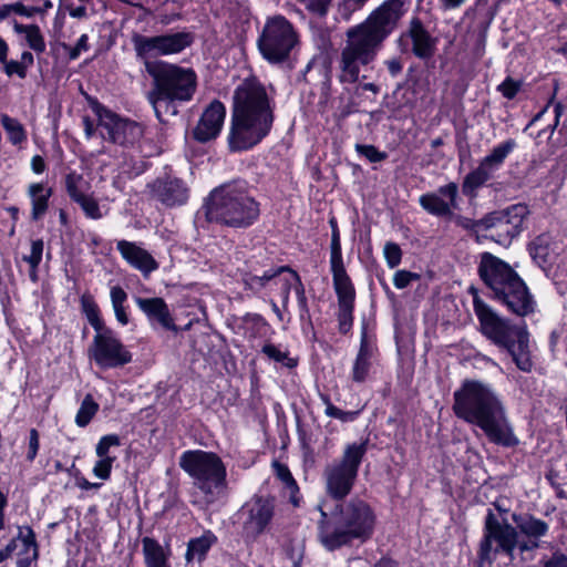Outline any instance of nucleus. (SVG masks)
I'll use <instances>...</instances> for the list:
<instances>
[{"label":"nucleus","mask_w":567,"mask_h":567,"mask_svg":"<svg viewBox=\"0 0 567 567\" xmlns=\"http://www.w3.org/2000/svg\"><path fill=\"white\" fill-rule=\"evenodd\" d=\"M406 11V0H385L363 22L346 31L337 59L340 83L354 84L368 78L364 72L371 69Z\"/></svg>","instance_id":"1"},{"label":"nucleus","mask_w":567,"mask_h":567,"mask_svg":"<svg viewBox=\"0 0 567 567\" xmlns=\"http://www.w3.org/2000/svg\"><path fill=\"white\" fill-rule=\"evenodd\" d=\"M276 101L256 78L245 79L234 91L227 136L233 153L246 152L260 144L275 123Z\"/></svg>","instance_id":"2"},{"label":"nucleus","mask_w":567,"mask_h":567,"mask_svg":"<svg viewBox=\"0 0 567 567\" xmlns=\"http://www.w3.org/2000/svg\"><path fill=\"white\" fill-rule=\"evenodd\" d=\"M453 396L455 415L478 426L491 443L503 447H514L519 443L503 401L489 384L465 380Z\"/></svg>","instance_id":"3"},{"label":"nucleus","mask_w":567,"mask_h":567,"mask_svg":"<svg viewBox=\"0 0 567 567\" xmlns=\"http://www.w3.org/2000/svg\"><path fill=\"white\" fill-rule=\"evenodd\" d=\"M318 539L328 551L354 542L365 543L374 533L377 516L372 507L359 497L343 501L327 513L321 506Z\"/></svg>","instance_id":"4"},{"label":"nucleus","mask_w":567,"mask_h":567,"mask_svg":"<svg viewBox=\"0 0 567 567\" xmlns=\"http://www.w3.org/2000/svg\"><path fill=\"white\" fill-rule=\"evenodd\" d=\"M147 73L154 81L147 100L159 122L176 116L179 109L193 100L197 89V75L193 69L164 64L162 69L155 70L147 65Z\"/></svg>","instance_id":"5"},{"label":"nucleus","mask_w":567,"mask_h":567,"mask_svg":"<svg viewBox=\"0 0 567 567\" xmlns=\"http://www.w3.org/2000/svg\"><path fill=\"white\" fill-rule=\"evenodd\" d=\"M202 210L209 223L230 228H248L260 215L259 203L245 182H234L214 188Z\"/></svg>","instance_id":"6"},{"label":"nucleus","mask_w":567,"mask_h":567,"mask_svg":"<svg viewBox=\"0 0 567 567\" xmlns=\"http://www.w3.org/2000/svg\"><path fill=\"white\" fill-rule=\"evenodd\" d=\"M478 274L494 299L519 316L525 317L535 310V300L518 274L505 261L489 252H484Z\"/></svg>","instance_id":"7"},{"label":"nucleus","mask_w":567,"mask_h":567,"mask_svg":"<svg viewBox=\"0 0 567 567\" xmlns=\"http://www.w3.org/2000/svg\"><path fill=\"white\" fill-rule=\"evenodd\" d=\"M473 308L482 334L498 348L505 349L517 369L530 372L534 364L530 358L529 334L526 324L524 322L514 324L511 320L499 317L477 296L473 299Z\"/></svg>","instance_id":"8"},{"label":"nucleus","mask_w":567,"mask_h":567,"mask_svg":"<svg viewBox=\"0 0 567 567\" xmlns=\"http://www.w3.org/2000/svg\"><path fill=\"white\" fill-rule=\"evenodd\" d=\"M179 466L207 502H215L226 493L227 470L216 453L203 450L185 451L179 457Z\"/></svg>","instance_id":"9"},{"label":"nucleus","mask_w":567,"mask_h":567,"mask_svg":"<svg viewBox=\"0 0 567 567\" xmlns=\"http://www.w3.org/2000/svg\"><path fill=\"white\" fill-rule=\"evenodd\" d=\"M367 452V441L347 444L341 457L326 466V491L331 498L343 501L351 493Z\"/></svg>","instance_id":"10"},{"label":"nucleus","mask_w":567,"mask_h":567,"mask_svg":"<svg viewBox=\"0 0 567 567\" xmlns=\"http://www.w3.org/2000/svg\"><path fill=\"white\" fill-rule=\"evenodd\" d=\"M460 187L455 182H450L440 186L434 192H429L420 196V206L430 215L443 218L453 219L455 225L468 230L477 231L478 229L493 228L491 221L486 220V215L481 219H473L462 215H455L454 210L460 208Z\"/></svg>","instance_id":"11"},{"label":"nucleus","mask_w":567,"mask_h":567,"mask_svg":"<svg viewBox=\"0 0 567 567\" xmlns=\"http://www.w3.org/2000/svg\"><path fill=\"white\" fill-rule=\"evenodd\" d=\"M87 104L96 116L97 128L104 141L124 150L138 145L144 136V126L141 123L114 113L95 97H87Z\"/></svg>","instance_id":"12"},{"label":"nucleus","mask_w":567,"mask_h":567,"mask_svg":"<svg viewBox=\"0 0 567 567\" xmlns=\"http://www.w3.org/2000/svg\"><path fill=\"white\" fill-rule=\"evenodd\" d=\"M131 41L136 58L143 61L145 70L147 71V65H152L155 70H159L164 64H168L164 61L152 62L151 59L183 52L193 44L194 35L187 31L152 37L134 33Z\"/></svg>","instance_id":"13"},{"label":"nucleus","mask_w":567,"mask_h":567,"mask_svg":"<svg viewBox=\"0 0 567 567\" xmlns=\"http://www.w3.org/2000/svg\"><path fill=\"white\" fill-rule=\"evenodd\" d=\"M297 43V32L282 16L268 18L257 40L260 54L271 64L288 60Z\"/></svg>","instance_id":"14"},{"label":"nucleus","mask_w":567,"mask_h":567,"mask_svg":"<svg viewBox=\"0 0 567 567\" xmlns=\"http://www.w3.org/2000/svg\"><path fill=\"white\" fill-rule=\"evenodd\" d=\"M275 498L255 494L234 514V524L246 543L257 540L269 532L275 517Z\"/></svg>","instance_id":"15"},{"label":"nucleus","mask_w":567,"mask_h":567,"mask_svg":"<svg viewBox=\"0 0 567 567\" xmlns=\"http://www.w3.org/2000/svg\"><path fill=\"white\" fill-rule=\"evenodd\" d=\"M516 547H518L516 528L508 523H501L494 512L487 509L478 550L480 559L492 564L497 554L503 553L513 560Z\"/></svg>","instance_id":"16"},{"label":"nucleus","mask_w":567,"mask_h":567,"mask_svg":"<svg viewBox=\"0 0 567 567\" xmlns=\"http://www.w3.org/2000/svg\"><path fill=\"white\" fill-rule=\"evenodd\" d=\"M89 353L91 360L103 370L122 368L133 360L131 351L110 328L94 336Z\"/></svg>","instance_id":"17"},{"label":"nucleus","mask_w":567,"mask_h":567,"mask_svg":"<svg viewBox=\"0 0 567 567\" xmlns=\"http://www.w3.org/2000/svg\"><path fill=\"white\" fill-rule=\"evenodd\" d=\"M146 187L151 197L166 208L184 206L190 196L187 183L173 174L165 173L150 182Z\"/></svg>","instance_id":"18"},{"label":"nucleus","mask_w":567,"mask_h":567,"mask_svg":"<svg viewBox=\"0 0 567 567\" xmlns=\"http://www.w3.org/2000/svg\"><path fill=\"white\" fill-rule=\"evenodd\" d=\"M528 213L525 204H515L506 209L487 214L485 221H491L492 227L497 229L498 236L503 237L498 243L509 244L522 233Z\"/></svg>","instance_id":"19"},{"label":"nucleus","mask_w":567,"mask_h":567,"mask_svg":"<svg viewBox=\"0 0 567 567\" xmlns=\"http://www.w3.org/2000/svg\"><path fill=\"white\" fill-rule=\"evenodd\" d=\"M226 117V107L219 100L210 102L199 117L193 136L200 143L215 140L221 132Z\"/></svg>","instance_id":"20"},{"label":"nucleus","mask_w":567,"mask_h":567,"mask_svg":"<svg viewBox=\"0 0 567 567\" xmlns=\"http://www.w3.org/2000/svg\"><path fill=\"white\" fill-rule=\"evenodd\" d=\"M512 519L517 533L525 536L526 539L518 542L520 553L532 551L540 547V538L546 536L549 525L530 514H513Z\"/></svg>","instance_id":"21"},{"label":"nucleus","mask_w":567,"mask_h":567,"mask_svg":"<svg viewBox=\"0 0 567 567\" xmlns=\"http://www.w3.org/2000/svg\"><path fill=\"white\" fill-rule=\"evenodd\" d=\"M134 301L153 328L159 326L165 330L177 332V326L174 322L168 305L163 298L135 297Z\"/></svg>","instance_id":"22"},{"label":"nucleus","mask_w":567,"mask_h":567,"mask_svg":"<svg viewBox=\"0 0 567 567\" xmlns=\"http://www.w3.org/2000/svg\"><path fill=\"white\" fill-rule=\"evenodd\" d=\"M116 249L121 257L132 268L138 270L145 278L159 267L151 252L144 249L138 243L122 239L117 241Z\"/></svg>","instance_id":"23"},{"label":"nucleus","mask_w":567,"mask_h":567,"mask_svg":"<svg viewBox=\"0 0 567 567\" xmlns=\"http://www.w3.org/2000/svg\"><path fill=\"white\" fill-rule=\"evenodd\" d=\"M338 299V323L342 334L349 332L353 324V311L355 302V288L353 282L333 285Z\"/></svg>","instance_id":"24"},{"label":"nucleus","mask_w":567,"mask_h":567,"mask_svg":"<svg viewBox=\"0 0 567 567\" xmlns=\"http://www.w3.org/2000/svg\"><path fill=\"white\" fill-rule=\"evenodd\" d=\"M404 37L412 41V52L416 58L429 60L434 55L436 49L435 40L424 28L420 19H412L409 30L401 37V40Z\"/></svg>","instance_id":"25"},{"label":"nucleus","mask_w":567,"mask_h":567,"mask_svg":"<svg viewBox=\"0 0 567 567\" xmlns=\"http://www.w3.org/2000/svg\"><path fill=\"white\" fill-rule=\"evenodd\" d=\"M290 270V266H279L270 268L261 276L247 274L244 277L245 289L251 291L255 296L266 298L271 295L275 287L278 285V278L281 274Z\"/></svg>","instance_id":"26"},{"label":"nucleus","mask_w":567,"mask_h":567,"mask_svg":"<svg viewBox=\"0 0 567 567\" xmlns=\"http://www.w3.org/2000/svg\"><path fill=\"white\" fill-rule=\"evenodd\" d=\"M53 195L52 187L43 182L31 183L27 188V196L30 199V218L33 221L41 220L49 210L50 199Z\"/></svg>","instance_id":"27"},{"label":"nucleus","mask_w":567,"mask_h":567,"mask_svg":"<svg viewBox=\"0 0 567 567\" xmlns=\"http://www.w3.org/2000/svg\"><path fill=\"white\" fill-rule=\"evenodd\" d=\"M142 553L145 567H171V548L169 546H162L157 539L148 536L143 537Z\"/></svg>","instance_id":"28"},{"label":"nucleus","mask_w":567,"mask_h":567,"mask_svg":"<svg viewBox=\"0 0 567 567\" xmlns=\"http://www.w3.org/2000/svg\"><path fill=\"white\" fill-rule=\"evenodd\" d=\"M329 264L332 285L352 282L344 266L341 238L337 234L331 235Z\"/></svg>","instance_id":"29"},{"label":"nucleus","mask_w":567,"mask_h":567,"mask_svg":"<svg viewBox=\"0 0 567 567\" xmlns=\"http://www.w3.org/2000/svg\"><path fill=\"white\" fill-rule=\"evenodd\" d=\"M218 542L217 536L210 530L205 529L199 537L190 538L187 543L185 559L187 563L197 560L202 563L210 548Z\"/></svg>","instance_id":"30"},{"label":"nucleus","mask_w":567,"mask_h":567,"mask_svg":"<svg viewBox=\"0 0 567 567\" xmlns=\"http://www.w3.org/2000/svg\"><path fill=\"white\" fill-rule=\"evenodd\" d=\"M121 173L126 175L128 178H134L148 169V162L145 156L141 154L137 146L134 148H127L118 162Z\"/></svg>","instance_id":"31"},{"label":"nucleus","mask_w":567,"mask_h":567,"mask_svg":"<svg viewBox=\"0 0 567 567\" xmlns=\"http://www.w3.org/2000/svg\"><path fill=\"white\" fill-rule=\"evenodd\" d=\"M517 144L515 140L509 138L493 147L489 154H487L480 164L484 166L493 175L504 164L507 156L516 148Z\"/></svg>","instance_id":"32"},{"label":"nucleus","mask_w":567,"mask_h":567,"mask_svg":"<svg viewBox=\"0 0 567 567\" xmlns=\"http://www.w3.org/2000/svg\"><path fill=\"white\" fill-rule=\"evenodd\" d=\"M493 174L488 172L484 166L478 164V166L471 171L463 178L462 183V193L470 199H475L477 197V190L485 185L491 178Z\"/></svg>","instance_id":"33"},{"label":"nucleus","mask_w":567,"mask_h":567,"mask_svg":"<svg viewBox=\"0 0 567 567\" xmlns=\"http://www.w3.org/2000/svg\"><path fill=\"white\" fill-rule=\"evenodd\" d=\"M372 359V349L365 340H362L359 352L352 367V380L355 383H363L370 372Z\"/></svg>","instance_id":"34"},{"label":"nucleus","mask_w":567,"mask_h":567,"mask_svg":"<svg viewBox=\"0 0 567 567\" xmlns=\"http://www.w3.org/2000/svg\"><path fill=\"white\" fill-rule=\"evenodd\" d=\"M241 322L249 339L266 338L271 330L270 324L259 313L247 312L243 316Z\"/></svg>","instance_id":"35"},{"label":"nucleus","mask_w":567,"mask_h":567,"mask_svg":"<svg viewBox=\"0 0 567 567\" xmlns=\"http://www.w3.org/2000/svg\"><path fill=\"white\" fill-rule=\"evenodd\" d=\"M13 30L18 34H24L28 47L37 53L45 51V41L37 24H22L18 21L13 22Z\"/></svg>","instance_id":"36"},{"label":"nucleus","mask_w":567,"mask_h":567,"mask_svg":"<svg viewBox=\"0 0 567 567\" xmlns=\"http://www.w3.org/2000/svg\"><path fill=\"white\" fill-rule=\"evenodd\" d=\"M80 306L82 313L96 333L106 329L101 318L99 306L91 293L85 292L80 297Z\"/></svg>","instance_id":"37"},{"label":"nucleus","mask_w":567,"mask_h":567,"mask_svg":"<svg viewBox=\"0 0 567 567\" xmlns=\"http://www.w3.org/2000/svg\"><path fill=\"white\" fill-rule=\"evenodd\" d=\"M0 121L8 135V140L12 145L19 146L27 141V131L17 118L11 117L8 114H2Z\"/></svg>","instance_id":"38"},{"label":"nucleus","mask_w":567,"mask_h":567,"mask_svg":"<svg viewBox=\"0 0 567 567\" xmlns=\"http://www.w3.org/2000/svg\"><path fill=\"white\" fill-rule=\"evenodd\" d=\"M111 303L115 318L121 326H126L130 321L125 302L127 293L121 286H113L110 290Z\"/></svg>","instance_id":"39"},{"label":"nucleus","mask_w":567,"mask_h":567,"mask_svg":"<svg viewBox=\"0 0 567 567\" xmlns=\"http://www.w3.org/2000/svg\"><path fill=\"white\" fill-rule=\"evenodd\" d=\"M90 186L81 174L71 172L65 176V190L72 202L76 203L89 193Z\"/></svg>","instance_id":"40"},{"label":"nucleus","mask_w":567,"mask_h":567,"mask_svg":"<svg viewBox=\"0 0 567 567\" xmlns=\"http://www.w3.org/2000/svg\"><path fill=\"white\" fill-rule=\"evenodd\" d=\"M34 537L35 533L29 525H22L18 526V534L13 538L9 540V543L2 548L4 553L9 556V558L12 556V554L18 548V542H21V545L25 547V549H29L31 547H34Z\"/></svg>","instance_id":"41"},{"label":"nucleus","mask_w":567,"mask_h":567,"mask_svg":"<svg viewBox=\"0 0 567 567\" xmlns=\"http://www.w3.org/2000/svg\"><path fill=\"white\" fill-rule=\"evenodd\" d=\"M261 353L269 360L281 363L288 369H293L298 364L297 359L291 358L288 350H281L280 347L271 342H267L262 346Z\"/></svg>","instance_id":"42"},{"label":"nucleus","mask_w":567,"mask_h":567,"mask_svg":"<svg viewBox=\"0 0 567 567\" xmlns=\"http://www.w3.org/2000/svg\"><path fill=\"white\" fill-rule=\"evenodd\" d=\"M97 411L99 404L91 394H86L76 412L75 424L80 427L87 426Z\"/></svg>","instance_id":"43"},{"label":"nucleus","mask_w":567,"mask_h":567,"mask_svg":"<svg viewBox=\"0 0 567 567\" xmlns=\"http://www.w3.org/2000/svg\"><path fill=\"white\" fill-rule=\"evenodd\" d=\"M76 204L81 207L85 217L89 219L99 220L104 216L99 202L91 194L81 198Z\"/></svg>","instance_id":"44"},{"label":"nucleus","mask_w":567,"mask_h":567,"mask_svg":"<svg viewBox=\"0 0 567 567\" xmlns=\"http://www.w3.org/2000/svg\"><path fill=\"white\" fill-rule=\"evenodd\" d=\"M44 243L42 239H34L31 241V251L24 255L22 260L25 261L30 268H39L43 256Z\"/></svg>","instance_id":"45"},{"label":"nucleus","mask_w":567,"mask_h":567,"mask_svg":"<svg viewBox=\"0 0 567 567\" xmlns=\"http://www.w3.org/2000/svg\"><path fill=\"white\" fill-rule=\"evenodd\" d=\"M39 559V546L37 543V536L34 537V547L25 549L21 548L18 553L16 567H31L32 563Z\"/></svg>","instance_id":"46"},{"label":"nucleus","mask_w":567,"mask_h":567,"mask_svg":"<svg viewBox=\"0 0 567 567\" xmlns=\"http://www.w3.org/2000/svg\"><path fill=\"white\" fill-rule=\"evenodd\" d=\"M355 151L359 155L364 156L370 163H380L388 157L385 152L379 151L374 145L357 144Z\"/></svg>","instance_id":"47"},{"label":"nucleus","mask_w":567,"mask_h":567,"mask_svg":"<svg viewBox=\"0 0 567 567\" xmlns=\"http://www.w3.org/2000/svg\"><path fill=\"white\" fill-rule=\"evenodd\" d=\"M121 444L120 437L116 434H107L102 436L96 446L95 453L97 457H111L109 455L110 449L114 446H118Z\"/></svg>","instance_id":"48"},{"label":"nucleus","mask_w":567,"mask_h":567,"mask_svg":"<svg viewBox=\"0 0 567 567\" xmlns=\"http://www.w3.org/2000/svg\"><path fill=\"white\" fill-rule=\"evenodd\" d=\"M324 414L343 423H350L359 417L360 411H343L333 404H329V406L324 409Z\"/></svg>","instance_id":"49"},{"label":"nucleus","mask_w":567,"mask_h":567,"mask_svg":"<svg viewBox=\"0 0 567 567\" xmlns=\"http://www.w3.org/2000/svg\"><path fill=\"white\" fill-rule=\"evenodd\" d=\"M116 460L115 456L113 457H99V460L95 462L93 467V474L101 478V480H109L112 472V466L114 461Z\"/></svg>","instance_id":"50"},{"label":"nucleus","mask_w":567,"mask_h":567,"mask_svg":"<svg viewBox=\"0 0 567 567\" xmlns=\"http://www.w3.org/2000/svg\"><path fill=\"white\" fill-rule=\"evenodd\" d=\"M383 252L386 264L390 268H395L400 265L402 259V251L398 244L391 241L386 243L384 245Z\"/></svg>","instance_id":"51"},{"label":"nucleus","mask_w":567,"mask_h":567,"mask_svg":"<svg viewBox=\"0 0 567 567\" xmlns=\"http://www.w3.org/2000/svg\"><path fill=\"white\" fill-rule=\"evenodd\" d=\"M522 87V83L507 76L498 86L497 91L507 99L513 100Z\"/></svg>","instance_id":"52"},{"label":"nucleus","mask_w":567,"mask_h":567,"mask_svg":"<svg viewBox=\"0 0 567 567\" xmlns=\"http://www.w3.org/2000/svg\"><path fill=\"white\" fill-rule=\"evenodd\" d=\"M274 467L277 477L286 485L288 489H290L291 492L298 489L295 478L292 477L289 468L285 464L275 462Z\"/></svg>","instance_id":"53"},{"label":"nucleus","mask_w":567,"mask_h":567,"mask_svg":"<svg viewBox=\"0 0 567 567\" xmlns=\"http://www.w3.org/2000/svg\"><path fill=\"white\" fill-rule=\"evenodd\" d=\"M420 279V275L408 270H398L393 277V285L398 289L406 288L412 281Z\"/></svg>","instance_id":"54"},{"label":"nucleus","mask_w":567,"mask_h":567,"mask_svg":"<svg viewBox=\"0 0 567 567\" xmlns=\"http://www.w3.org/2000/svg\"><path fill=\"white\" fill-rule=\"evenodd\" d=\"M2 64H3V72L8 76H12L16 74L20 79H25L28 72L22 66L20 61H16V60L8 61V59H7L6 62H3Z\"/></svg>","instance_id":"55"},{"label":"nucleus","mask_w":567,"mask_h":567,"mask_svg":"<svg viewBox=\"0 0 567 567\" xmlns=\"http://www.w3.org/2000/svg\"><path fill=\"white\" fill-rule=\"evenodd\" d=\"M40 447V437L39 432L35 429H31L29 433V443H28V452L27 460L32 462L39 452Z\"/></svg>","instance_id":"56"},{"label":"nucleus","mask_w":567,"mask_h":567,"mask_svg":"<svg viewBox=\"0 0 567 567\" xmlns=\"http://www.w3.org/2000/svg\"><path fill=\"white\" fill-rule=\"evenodd\" d=\"M278 284L281 285V303H282V309L284 311H288V305H289V297H290V291L292 289V279H291V276L289 278H281L279 276L278 278Z\"/></svg>","instance_id":"57"},{"label":"nucleus","mask_w":567,"mask_h":567,"mask_svg":"<svg viewBox=\"0 0 567 567\" xmlns=\"http://www.w3.org/2000/svg\"><path fill=\"white\" fill-rule=\"evenodd\" d=\"M331 0H305L306 8L319 16H324L328 11Z\"/></svg>","instance_id":"58"},{"label":"nucleus","mask_w":567,"mask_h":567,"mask_svg":"<svg viewBox=\"0 0 567 567\" xmlns=\"http://www.w3.org/2000/svg\"><path fill=\"white\" fill-rule=\"evenodd\" d=\"M331 0H305L306 8L319 16H324L328 11Z\"/></svg>","instance_id":"59"},{"label":"nucleus","mask_w":567,"mask_h":567,"mask_svg":"<svg viewBox=\"0 0 567 567\" xmlns=\"http://www.w3.org/2000/svg\"><path fill=\"white\" fill-rule=\"evenodd\" d=\"M286 272H288L291 276L292 289L296 293L297 299L301 298V297H306V288L301 281L299 274L296 270H293L291 267H290V270H286Z\"/></svg>","instance_id":"60"},{"label":"nucleus","mask_w":567,"mask_h":567,"mask_svg":"<svg viewBox=\"0 0 567 567\" xmlns=\"http://www.w3.org/2000/svg\"><path fill=\"white\" fill-rule=\"evenodd\" d=\"M41 10L38 7H25L22 2L17 1L13 3V12L16 14L32 18L34 14L39 13Z\"/></svg>","instance_id":"61"},{"label":"nucleus","mask_w":567,"mask_h":567,"mask_svg":"<svg viewBox=\"0 0 567 567\" xmlns=\"http://www.w3.org/2000/svg\"><path fill=\"white\" fill-rule=\"evenodd\" d=\"M530 255L534 259H539L543 262H546L547 248L542 245V238H537L532 247Z\"/></svg>","instance_id":"62"},{"label":"nucleus","mask_w":567,"mask_h":567,"mask_svg":"<svg viewBox=\"0 0 567 567\" xmlns=\"http://www.w3.org/2000/svg\"><path fill=\"white\" fill-rule=\"evenodd\" d=\"M384 64L392 78H396L403 70V64L399 58L385 60Z\"/></svg>","instance_id":"63"},{"label":"nucleus","mask_w":567,"mask_h":567,"mask_svg":"<svg viewBox=\"0 0 567 567\" xmlns=\"http://www.w3.org/2000/svg\"><path fill=\"white\" fill-rule=\"evenodd\" d=\"M543 567H567V556L560 553H555Z\"/></svg>","instance_id":"64"}]
</instances>
